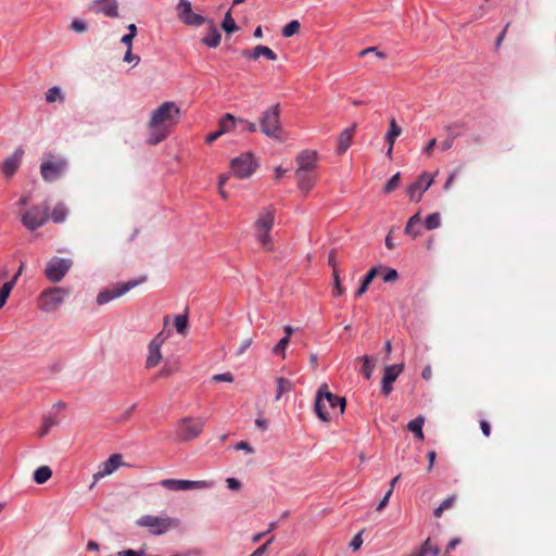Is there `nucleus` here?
<instances>
[{
    "mask_svg": "<svg viewBox=\"0 0 556 556\" xmlns=\"http://www.w3.org/2000/svg\"><path fill=\"white\" fill-rule=\"evenodd\" d=\"M58 424V420L52 416H46L42 420V424L38 430V437L43 438L48 434L50 429Z\"/></svg>",
    "mask_w": 556,
    "mask_h": 556,
    "instance_id": "36",
    "label": "nucleus"
},
{
    "mask_svg": "<svg viewBox=\"0 0 556 556\" xmlns=\"http://www.w3.org/2000/svg\"><path fill=\"white\" fill-rule=\"evenodd\" d=\"M432 182L433 178L430 177L427 173L420 175L418 179L407 188V194L409 195L410 200L419 202L421 200L422 193L429 189Z\"/></svg>",
    "mask_w": 556,
    "mask_h": 556,
    "instance_id": "16",
    "label": "nucleus"
},
{
    "mask_svg": "<svg viewBox=\"0 0 556 556\" xmlns=\"http://www.w3.org/2000/svg\"><path fill=\"white\" fill-rule=\"evenodd\" d=\"M118 556H144V552L143 551H140V552H135L132 549H126V551H122L118 553Z\"/></svg>",
    "mask_w": 556,
    "mask_h": 556,
    "instance_id": "61",
    "label": "nucleus"
},
{
    "mask_svg": "<svg viewBox=\"0 0 556 556\" xmlns=\"http://www.w3.org/2000/svg\"><path fill=\"white\" fill-rule=\"evenodd\" d=\"M391 494H392V490H389L386 493V495L383 496V498L380 501V503L377 506L378 511H381L388 505Z\"/></svg>",
    "mask_w": 556,
    "mask_h": 556,
    "instance_id": "59",
    "label": "nucleus"
},
{
    "mask_svg": "<svg viewBox=\"0 0 556 556\" xmlns=\"http://www.w3.org/2000/svg\"><path fill=\"white\" fill-rule=\"evenodd\" d=\"M52 477V469L49 466L38 467L33 475L34 481L37 484H43Z\"/></svg>",
    "mask_w": 556,
    "mask_h": 556,
    "instance_id": "28",
    "label": "nucleus"
},
{
    "mask_svg": "<svg viewBox=\"0 0 556 556\" xmlns=\"http://www.w3.org/2000/svg\"><path fill=\"white\" fill-rule=\"evenodd\" d=\"M275 211L271 206L263 208L252 226V235L265 251H273L274 244L270 231L274 227Z\"/></svg>",
    "mask_w": 556,
    "mask_h": 556,
    "instance_id": "2",
    "label": "nucleus"
},
{
    "mask_svg": "<svg viewBox=\"0 0 556 556\" xmlns=\"http://www.w3.org/2000/svg\"><path fill=\"white\" fill-rule=\"evenodd\" d=\"M420 548H426V556H439L440 548L435 545H432L431 540L427 539L424 544L420 546Z\"/></svg>",
    "mask_w": 556,
    "mask_h": 556,
    "instance_id": "45",
    "label": "nucleus"
},
{
    "mask_svg": "<svg viewBox=\"0 0 556 556\" xmlns=\"http://www.w3.org/2000/svg\"><path fill=\"white\" fill-rule=\"evenodd\" d=\"M328 264L332 267L333 271H334V270H338V264H337V261H336L334 250H332V251L329 253V256H328Z\"/></svg>",
    "mask_w": 556,
    "mask_h": 556,
    "instance_id": "63",
    "label": "nucleus"
},
{
    "mask_svg": "<svg viewBox=\"0 0 556 556\" xmlns=\"http://www.w3.org/2000/svg\"><path fill=\"white\" fill-rule=\"evenodd\" d=\"M177 370H178V365L172 366V365L165 364L160 371V377H169Z\"/></svg>",
    "mask_w": 556,
    "mask_h": 556,
    "instance_id": "51",
    "label": "nucleus"
},
{
    "mask_svg": "<svg viewBox=\"0 0 556 556\" xmlns=\"http://www.w3.org/2000/svg\"><path fill=\"white\" fill-rule=\"evenodd\" d=\"M123 60L124 62L134 63L135 65H137L140 62V58L132 53L131 48L127 49Z\"/></svg>",
    "mask_w": 556,
    "mask_h": 556,
    "instance_id": "52",
    "label": "nucleus"
},
{
    "mask_svg": "<svg viewBox=\"0 0 556 556\" xmlns=\"http://www.w3.org/2000/svg\"><path fill=\"white\" fill-rule=\"evenodd\" d=\"M455 498H456V497H455L454 495H453V496H448L447 498H445V500L440 504V506H441L444 510H447V509H450V508L453 506V504H454V502H455Z\"/></svg>",
    "mask_w": 556,
    "mask_h": 556,
    "instance_id": "60",
    "label": "nucleus"
},
{
    "mask_svg": "<svg viewBox=\"0 0 556 556\" xmlns=\"http://www.w3.org/2000/svg\"><path fill=\"white\" fill-rule=\"evenodd\" d=\"M204 424V419H181L176 428L177 438L181 441H190L195 439L202 432Z\"/></svg>",
    "mask_w": 556,
    "mask_h": 556,
    "instance_id": "8",
    "label": "nucleus"
},
{
    "mask_svg": "<svg viewBox=\"0 0 556 556\" xmlns=\"http://www.w3.org/2000/svg\"><path fill=\"white\" fill-rule=\"evenodd\" d=\"M24 155V150L21 148H17L14 150V152L8 156L1 166V170L5 178H11L16 170L18 169L21 165L22 157Z\"/></svg>",
    "mask_w": 556,
    "mask_h": 556,
    "instance_id": "18",
    "label": "nucleus"
},
{
    "mask_svg": "<svg viewBox=\"0 0 556 556\" xmlns=\"http://www.w3.org/2000/svg\"><path fill=\"white\" fill-rule=\"evenodd\" d=\"M181 110L174 101H165L150 112L146 124L147 143L156 146L164 141L179 123Z\"/></svg>",
    "mask_w": 556,
    "mask_h": 556,
    "instance_id": "1",
    "label": "nucleus"
},
{
    "mask_svg": "<svg viewBox=\"0 0 556 556\" xmlns=\"http://www.w3.org/2000/svg\"><path fill=\"white\" fill-rule=\"evenodd\" d=\"M480 427H481L482 433L485 437H489L491 434V426L488 421H485V420L480 421Z\"/></svg>",
    "mask_w": 556,
    "mask_h": 556,
    "instance_id": "64",
    "label": "nucleus"
},
{
    "mask_svg": "<svg viewBox=\"0 0 556 556\" xmlns=\"http://www.w3.org/2000/svg\"><path fill=\"white\" fill-rule=\"evenodd\" d=\"M257 409H258V416L257 418L255 419V426L262 430V431H265L267 430L268 428V420L266 418L263 417V409L265 408L266 406V402L261 400L258 401L257 403Z\"/></svg>",
    "mask_w": 556,
    "mask_h": 556,
    "instance_id": "35",
    "label": "nucleus"
},
{
    "mask_svg": "<svg viewBox=\"0 0 556 556\" xmlns=\"http://www.w3.org/2000/svg\"><path fill=\"white\" fill-rule=\"evenodd\" d=\"M298 170L311 172L316 165V152L311 150L302 151L296 156Z\"/></svg>",
    "mask_w": 556,
    "mask_h": 556,
    "instance_id": "21",
    "label": "nucleus"
},
{
    "mask_svg": "<svg viewBox=\"0 0 556 556\" xmlns=\"http://www.w3.org/2000/svg\"><path fill=\"white\" fill-rule=\"evenodd\" d=\"M295 175L298 178L299 189L304 194H307L315 186L316 176L313 175L311 172H305V170H296Z\"/></svg>",
    "mask_w": 556,
    "mask_h": 556,
    "instance_id": "20",
    "label": "nucleus"
},
{
    "mask_svg": "<svg viewBox=\"0 0 556 556\" xmlns=\"http://www.w3.org/2000/svg\"><path fill=\"white\" fill-rule=\"evenodd\" d=\"M301 25L299 21L293 20L282 28V36L289 38L299 33Z\"/></svg>",
    "mask_w": 556,
    "mask_h": 556,
    "instance_id": "38",
    "label": "nucleus"
},
{
    "mask_svg": "<svg viewBox=\"0 0 556 556\" xmlns=\"http://www.w3.org/2000/svg\"><path fill=\"white\" fill-rule=\"evenodd\" d=\"M160 484L168 491H188V480L184 479H163Z\"/></svg>",
    "mask_w": 556,
    "mask_h": 556,
    "instance_id": "26",
    "label": "nucleus"
},
{
    "mask_svg": "<svg viewBox=\"0 0 556 556\" xmlns=\"http://www.w3.org/2000/svg\"><path fill=\"white\" fill-rule=\"evenodd\" d=\"M289 341H290V339H288V337H283L282 339H280V341L277 343V345L274 348V353L275 354H283L286 348L289 344Z\"/></svg>",
    "mask_w": 556,
    "mask_h": 556,
    "instance_id": "49",
    "label": "nucleus"
},
{
    "mask_svg": "<svg viewBox=\"0 0 556 556\" xmlns=\"http://www.w3.org/2000/svg\"><path fill=\"white\" fill-rule=\"evenodd\" d=\"M355 129H356V125H352L351 127L345 128L344 130L341 131V134L339 135V138H338V152L339 153H343L350 148Z\"/></svg>",
    "mask_w": 556,
    "mask_h": 556,
    "instance_id": "23",
    "label": "nucleus"
},
{
    "mask_svg": "<svg viewBox=\"0 0 556 556\" xmlns=\"http://www.w3.org/2000/svg\"><path fill=\"white\" fill-rule=\"evenodd\" d=\"M48 219L49 216L47 206L34 205L21 215V223L26 229L30 231L42 227L48 222Z\"/></svg>",
    "mask_w": 556,
    "mask_h": 556,
    "instance_id": "7",
    "label": "nucleus"
},
{
    "mask_svg": "<svg viewBox=\"0 0 556 556\" xmlns=\"http://www.w3.org/2000/svg\"><path fill=\"white\" fill-rule=\"evenodd\" d=\"M64 97L62 90L59 87L50 88L46 93V101L53 103L55 101H63Z\"/></svg>",
    "mask_w": 556,
    "mask_h": 556,
    "instance_id": "39",
    "label": "nucleus"
},
{
    "mask_svg": "<svg viewBox=\"0 0 556 556\" xmlns=\"http://www.w3.org/2000/svg\"><path fill=\"white\" fill-rule=\"evenodd\" d=\"M177 15L187 25L191 26H201L205 24L206 18L200 14H197L192 11V7L190 1L180 0L177 4Z\"/></svg>",
    "mask_w": 556,
    "mask_h": 556,
    "instance_id": "13",
    "label": "nucleus"
},
{
    "mask_svg": "<svg viewBox=\"0 0 556 556\" xmlns=\"http://www.w3.org/2000/svg\"><path fill=\"white\" fill-rule=\"evenodd\" d=\"M73 261L71 258L52 257L46 266V277L51 282L61 281L71 269Z\"/></svg>",
    "mask_w": 556,
    "mask_h": 556,
    "instance_id": "9",
    "label": "nucleus"
},
{
    "mask_svg": "<svg viewBox=\"0 0 556 556\" xmlns=\"http://www.w3.org/2000/svg\"><path fill=\"white\" fill-rule=\"evenodd\" d=\"M136 523L139 527L147 528L154 535H162L172 529H176L180 521L167 515H143Z\"/></svg>",
    "mask_w": 556,
    "mask_h": 556,
    "instance_id": "4",
    "label": "nucleus"
},
{
    "mask_svg": "<svg viewBox=\"0 0 556 556\" xmlns=\"http://www.w3.org/2000/svg\"><path fill=\"white\" fill-rule=\"evenodd\" d=\"M377 273H378V269L377 268H371L363 278V281H362V285L359 286V288L356 290L355 292V296L356 298H359L362 296L368 289V286L371 283V281L375 279V277L377 276Z\"/></svg>",
    "mask_w": 556,
    "mask_h": 556,
    "instance_id": "30",
    "label": "nucleus"
},
{
    "mask_svg": "<svg viewBox=\"0 0 556 556\" xmlns=\"http://www.w3.org/2000/svg\"><path fill=\"white\" fill-rule=\"evenodd\" d=\"M213 382H233V375L231 372L217 374L211 377Z\"/></svg>",
    "mask_w": 556,
    "mask_h": 556,
    "instance_id": "46",
    "label": "nucleus"
},
{
    "mask_svg": "<svg viewBox=\"0 0 556 556\" xmlns=\"http://www.w3.org/2000/svg\"><path fill=\"white\" fill-rule=\"evenodd\" d=\"M138 285L137 281L130 280L127 282L118 283L113 286L112 288L104 289L97 295V303L99 305H104L109 303L110 301L117 299L125 293H127L129 290L135 288Z\"/></svg>",
    "mask_w": 556,
    "mask_h": 556,
    "instance_id": "11",
    "label": "nucleus"
},
{
    "mask_svg": "<svg viewBox=\"0 0 556 556\" xmlns=\"http://www.w3.org/2000/svg\"><path fill=\"white\" fill-rule=\"evenodd\" d=\"M24 266H25L24 262H21L14 276L11 279L7 278L5 281L3 282V285L1 286V288H0V308H2L5 305L8 298L10 296V293L12 292L13 288L15 287V285L17 282V279L24 271Z\"/></svg>",
    "mask_w": 556,
    "mask_h": 556,
    "instance_id": "19",
    "label": "nucleus"
},
{
    "mask_svg": "<svg viewBox=\"0 0 556 556\" xmlns=\"http://www.w3.org/2000/svg\"><path fill=\"white\" fill-rule=\"evenodd\" d=\"M70 213L68 207L64 202H59L54 205L51 212V219L53 223H64Z\"/></svg>",
    "mask_w": 556,
    "mask_h": 556,
    "instance_id": "27",
    "label": "nucleus"
},
{
    "mask_svg": "<svg viewBox=\"0 0 556 556\" xmlns=\"http://www.w3.org/2000/svg\"><path fill=\"white\" fill-rule=\"evenodd\" d=\"M359 359L363 361L362 372L366 379H370L374 371L375 364L371 363L368 356H363Z\"/></svg>",
    "mask_w": 556,
    "mask_h": 556,
    "instance_id": "44",
    "label": "nucleus"
},
{
    "mask_svg": "<svg viewBox=\"0 0 556 556\" xmlns=\"http://www.w3.org/2000/svg\"><path fill=\"white\" fill-rule=\"evenodd\" d=\"M222 27L223 29L226 31V33H233L235 30H237V25H236V22L235 20L232 18L231 16V13L230 11H228L224 17V21H223V24H222Z\"/></svg>",
    "mask_w": 556,
    "mask_h": 556,
    "instance_id": "42",
    "label": "nucleus"
},
{
    "mask_svg": "<svg viewBox=\"0 0 556 556\" xmlns=\"http://www.w3.org/2000/svg\"><path fill=\"white\" fill-rule=\"evenodd\" d=\"M260 167V161L254 154L245 152V178L252 176Z\"/></svg>",
    "mask_w": 556,
    "mask_h": 556,
    "instance_id": "31",
    "label": "nucleus"
},
{
    "mask_svg": "<svg viewBox=\"0 0 556 556\" xmlns=\"http://www.w3.org/2000/svg\"><path fill=\"white\" fill-rule=\"evenodd\" d=\"M274 539H275L274 536L268 539L264 544H262L258 548H256L250 556H263L267 552L268 546L273 543Z\"/></svg>",
    "mask_w": 556,
    "mask_h": 556,
    "instance_id": "48",
    "label": "nucleus"
},
{
    "mask_svg": "<svg viewBox=\"0 0 556 556\" xmlns=\"http://www.w3.org/2000/svg\"><path fill=\"white\" fill-rule=\"evenodd\" d=\"M227 488L231 491H238L241 488L240 480L236 478H227L226 479Z\"/></svg>",
    "mask_w": 556,
    "mask_h": 556,
    "instance_id": "55",
    "label": "nucleus"
},
{
    "mask_svg": "<svg viewBox=\"0 0 556 556\" xmlns=\"http://www.w3.org/2000/svg\"><path fill=\"white\" fill-rule=\"evenodd\" d=\"M510 26V23H507L504 27V29L502 30V33L498 35V37L496 38L495 40V49H498L502 45V42L504 41L505 39V36H506V31L508 29V27Z\"/></svg>",
    "mask_w": 556,
    "mask_h": 556,
    "instance_id": "58",
    "label": "nucleus"
},
{
    "mask_svg": "<svg viewBox=\"0 0 556 556\" xmlns=\"http://www.w3.org/2000/svg\"><path fill=\"white\" fill-rule=\"evenodd\" d=\"M228 178H229L228 174H223V175L219 176V180H218V193L220 194V197L224 200L228 199L227 192L223 189V187L226 184V181L228 180Z\"/></svg>",
    "mask_w": 556,
    "mask_h": 556,
    "instance_id": "47",
    "label": "nucleus"
},
{
    "mask_svg": "<svg viewBox=\"0 0 556 556\" xmlns=\"http://www.w3.org/2000/svg\"><path fill=\"white\" fill-rule=\"evenodd\" d=\"M88 10L93 14H102L112 18L119 16L117 0H92L88 4Z\"/></svg>",
    "mask_w": 556,
    "mask_h": 556,
    "instance_id": "14",
    "label": "nucleus"
},
{
    "mask_svg": "<svg viewBox=\"0 0 556 556\" xmlns=\"http://www.w3.org/2000/svg\"><path fill=\"white\" fill-rule=\"evenodd\" d=\"M404 369V364L390 365L384 368L382 377L381 392L389 395L392 391V383L397 379Z\"/></svg>",
    "mask_w": 556,
    "mask_h": 556,
    "instance_id": "17",
    "label": "nucleus"
},
{
    "mask_svg": "<svg viewBox=\"0 0 556 556\" xmlns=\"http://www.w3.org/2000/svg\"><path fill=\"white\" fill-rule=\"evenodd\" d=\"M340 407V414H343L345 408V399L334 395L328 390V384L323 383L316 393L314 409L318 418L323 421H330L331 414L328 408L336 409Z\"/></svg>",
    "mask_w": 556,
    "mask_h": 556,
    "instance_id": "3",
    "label": "nucleus"
},
{
    "mask_svg": "<svg viewBox=\"0 0 556 556\" xmlns=\"http://www.w3.org/2000/svg\"><path fill=\"white\" fill-rule=\"evenodd\" d=\"M66 169V162L62 159H51L43 161L40 165V174L46 181H54Z\"/></svg>",
    "mask_w": 556,
    "mask_h": 556,
    "instance_id": "12",
    "label": "nucleus"
},
{
    "mask_svg": "<svg viewBox=\"0 0 556 556\" xmlns=\"http://www.w3.org/2000/svg\"><path fill=\"white\" fill-rule=\"evenodd\" d=\"M425 422V418L422 416H418L414 420L409 421L407 428L412 431L416 438L419 440H424L422 426Z\"/></svg>",
    "mask_w": 556,
    "mask_h": 556,
    "instance_id": "32",
    "label": "nucleus"
},
{
    "mask_svg": "<svg viewBox=\"0 0 556 556\" xmlns=\"http://www.w3.org/2000/svg\"><path fill=\"white\" fill-rule=\"evenodd\" d=\"M71 29L76 31V33H84L86 31L87 29V25L84 21L81 20H74L72 23H71Z\"/></svg>",
    "mask_w": 556,
    "mask_h": 556,
    "instance_id": "50",
    "label": "nucleus"
},
{
    "mask_svg": "<svg viewBox=\"0 0 556 556\" xmlns=\"http://www.w3.org/2000/svg\"><path fill=\"white\" fill-rule=\"evenodd\" d=\"M174 325H175L177 332L181 336H185L187 333L188 326H189L188 315L181 314V315L175 316Z\"/></svg>",
    "mask_w": 556,
    "mask_h": 556,
    "instance_id": "33",
    "label": "nucleus"
},
{
    "mask_svg": "<svg viewBox=\"0 0 556 556\" xmlns=\"http://www.w3.org/2000/svg\"><path fill=\"white\" fill-rule=\"evenodd\" d=\"M165 340L166 337L163 334V332H160L149 343L148 356L146 361V366L148 368H153L157 366L162 361L161 346L163 345Z\"/></svg>",
    "mask_w": 556,
    "mask_h": 556,
    "instance_id": "15",
    "label": "nucleus"
},
{
    "mask_svg": "<svg viewBox=\"0 0 556 556\" xmlns=\"http://www.w3.org/2000/svg\"><path fill=\"white\" fill-rule=\"evenodd\" d=\"M363 544L362 534H356L350 543L353 551H357Z\"/></svg>",
    "mask_w": 556,
    "mask_h": 556,
    "instance_id": "57",
    "label": "nucleus"
},
{
    "mask_svg": "<svg viewBox=\"0 0 556 556\" xmlns=\"http://www.w3.org/2000/svg\"><path fill=\"white\" fill-rule=\"evenodd\" d=\"M134 38L135 37L131 36L130 34H126L122 37L121 42L124 43L125 46H127V49H129V48H132Z\"/></svg>",
    "mask_w": 556,
    "mask_h": 556,
    "instance_id": "62",
    "label": "nucleus"
},
{
    "mask_svg": "<svg viewBox=\"0 0 556 556\" xmlns=\"http://www.w3.org/2000/svg\"><path fill=\"white\" fill-rule=\"evenodd\" d=\"M441 225V216L439 213L430 214L425 220V227L428 230H433Z\"/></svg>",
    "mask_w": 556,
    "mask_h": 556,
    "instance_id": "41",
    "label": "nucleus"
},
{
    "mask_svg": "<svg viewBox=\"0 0 556 556\" xmlns=\"http://www.w3.org/2000/svg\"><path fill=\"white\" fill-rule=\"evenodd\" d=\"M261 56H264L265 59H267L269 61H276L278 58L276 52H274L270 48H268L266 46H262V45L256 46L254 49H252L249 52V59H251V60L256 61Z\"/></svg>",
    "mask_w": 556,
    "mask_h": 556,
    "instance_id": "24",
    "label": "nucleus"
},
{
    "mask_svg": "<svg viewBox=\"0 0 556 556\" xmlns=\"http://www.w3.org/2000/svg\"><path fill=\"white\" fill-rule=\"evenodd\" d=\"M293 388V384L290 380L286 378L277 379V393L276 400L278 401L283 394L289 393Z\"/></svg>",
    "mask_w": 556,
    "mask_h": 556,
    "instance_id": "34",
    "label": "nucleus"
},
{
    "mask_svg": "<svg viewBox=\"0 0 556 556\" xmlns=\"http://www.w3.org/2000/svg\"><path fill=\"white\" fill-rule=\"evenodd\" d=\"M238 124H241V119L236 118L232 114L227 113L219 119L218 129L222 135H226L233 131Z\"/></svg>",
    "mask_w": 556,
    "mask_h": 556,
    "instance_id": "25",
    "label": "nucleus"
},
{
    "mask_svg": "<svg viewBox=\"0 0 556 556\" xmlns=\"http://www.w3.org/2000/svg\"><path fill=\"white\" fill-rule=\"evenodd\" d=\"M215 486V482L213 480H199L191 481L188 480V491L193 489H212Z\"/></svg>",
    "mask_w": 556,
    "mask_h": 556,
    "instance_id": "40",
    "label": "nucleus"
},
{
    "mask_svg": "<svg viewBox=\"0 0 556 556\" xmlns=\"http://www.w3.org/2000/svg\"><path fill=\"white\" fill-rule=\"evenodd\" d=\"M400 180H401V174L400 173H396L394 174L389 180L388 182L386 184L384 188H383V191L386 193H391L392 191H394L395 189L399 188L400 186Z\"/></svg>",
    "mask_w": 556,
    "mask_h": 556,
    "instance_id": "43",
    "label": "nucleus"
},
{
    "mask_svg": "<svg viewBox=\"0 0 556 556\" xmlns=\"http://www.w3.org/2000/svg\"><path fill=\"white\" fill-rule=\"evenodd\" d=\"M397 277H399L397 271L393 268H389L383 276V281L384 282H393L397 279Z\"/></svg>",
    "mask_w": 556,
    "mask_h": 556,
    "instance_id": "56",
    "label": "nucleus"
},
{
    "mask_svg": "<svg viewBox=\"0 0 556 556\" xmlns=\"http://www.w3.org/2000/svg\"><path fill=\"white\" fill-rule=\"evenodd\" d=\"M402 134V128L397 125L394 118L390 119L389 129L386 134V141L388 146H394L396 138Z\"/></svg>",
    "mask_w": 556,
    "mask_h": 556,
    "instance_id": "29",
    "label": "nucleus"
},
{
    "mask_svg": "<svg viewBox=\"0 0 556 556\" xmlns=\"http://www.w3.org/2000/svg\"><path fill=\"white\" fill-rule=\"evenodd\" d=\"M230 174L239 178L243 177V160L240 156L232 159L230 163Z\"/></svg>",
    "mask_w": 556,
    "mask_h": 556,
    "instance_id": "37",
    "label": "nucleus"
},
{
    "mask_svg": "<svg viewBox=\"0 0 556 556\" xmlns=\"http://www.w3.org/2000/svg\"><path fill=\"white\" fill-rule=\"evenodd\" d=\"M207 25L208 33L202 38V43L208 48H216L220 42V34L212 21L205 22Z\"/></svg>",
    "mask_w": 556,
    "mask_h": 556,
    "instance_id": "22",
    "label": "nucleus"
},
{
    "mask_svg": "<svg viewBox=\"0 0 556 556\" xmlns=\"http://www.w3.org/2000/svg\"><path fill=\"white\" fill-rule=\"evenodd\" d=\"M123 465L124 462L121 454H113L105 462L99 464L97 471L92 475L93 482L90 489H92L99 480L114 473Z\"/></svg>",
    "mask_w": 556,
    "mask_h": 556,
    "instance_id": "10",
    "label": "nucleus"
},
{
    "mask_svg": "<svg viewBox=\"0 0 556 556\" xmlns=\"http://www.w3.org/2000/svg\"><path fill=\"white\" fill-rule=\"evenodd\" d=\"M260 127L262 132L274 139L282 140V129L280 126V105L277 103L263 112L260 117Z\"/></svg>",
    "mask_w": 556,
    "mask_h": 556,
    "instance_id": "5",
    "label": "nucleus"
},
{
    "mask_svg": "<svg viewBox=\"0 0 556 556\" xmlns=\"http://www.w3.org/2000/svg\"><path fill=\"white\" fill-rule=\"evenodd\" d=\"M332 276H333L334 289H336V293L334 294L337 296H340V295L343 294L344 289L341 287L340 277H339L338 270H334V273H332Z\"/></svg>",
    "mask_w": 556,
    "mask_h": 556,
    "instance_id": "53",
    "label": "nucleus"
},
{
    "mask_svg": "<svg viewBox=\"0 0 556 556\" xmlns=\"http://www.w3.org/2000/svg\"><path fill=\"white\" fill-rule=\"evenodd\" d=\"M68 292L61 287H52L43 290L38 298V308L46 313L58 311Z\"/></svg>",
    "mask_w": 556,
    "mask_h": 556,
    "instance_id": "6",
    "label": "nucleus"
},
{
    "mask_svg": "<svg viewBox=\"0 0 556 556\" xmlns=\"http://www.w3.org/2000/svg\"><path fill=\"white\" fill-rule=\"evenodd\" d=\"M419 223H420V213L418 212L408 219L406 227H405V232H412V226L418 225Z\"/></svg>",
    "mask_w": 556,
    "mask_h": 556,
    "instance_id": "54",
    "label": "nucleus"
}]
</instances>
